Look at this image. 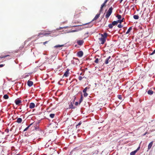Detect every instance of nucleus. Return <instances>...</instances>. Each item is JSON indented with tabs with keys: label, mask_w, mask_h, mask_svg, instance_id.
I'll list each match as a JSON object with an SVG mask.
<instances>
[{
	"label": "nucleus",
	"mask_w": 155,
	"mask_h": 155,
	"mask_svg": "<svg viewBox=\"0 0 155 155\" xmlns=\"http://www.w3.org/2000/svg\"><path fill=\"white\" fill-rule=\"evenodd\" d=\"M101 38H99V39L100 43L103 44L106 41V38L107 36V34L106 33H104L103 34H101Z\"/></svg>",
	"instance_id": "f257e3e1"
},
{
	"label": "nucleus",
	"mask_w": 155,
	"mask_h": 155,
	"mask_svg": "<svg viewBox=\"0 0 155 155\" xmlns=\"http://www.w3.org/2000/svg\"><path fill=\"white\" fill-rule=\"evenodd\" d=\"M113 8L111 7L109 8L108 11L107 12L105 16V17L107 18H108L112 13Z\"/></svg>",
	"instance_id": "f03ea898"
},
{
	"label": "nucleus",
	"mask_w": 155,
	"mask_h": 155,
	"mask_svg": "<svg viewBox=\"0 0 155 155\" xmlns=\"http://www.w3.org/2000/svg\"><path fill=\"white\" fill-rule=\"evenodd\" d=\"M118 23L117 21H114L112 23L109 24L108 26L110 28H113V26L116 25Z\"/></svg>",
	"instance_id": "7ed1b4c3"
},
{
	"label": "nucleus",
	"mask_w": 155,
	"mask_h": 155,
	"mask_svg": "<svg viewBox=\"0 0 155 155\" xmlns=\"http://www.w3.org/2000/svg\"><path fill=\"white\" fill-rule=\"evenodd\" d=\"M52 31H49L48 33H44V36H50L53 37L55 35H53V34H52Z\"/></svg>",
	"instance_id": "20e7f679"
},
{
	"label": "nucleus",
	"mask_w": 155,
	"mask_h": 155,
	"mask_svg": "<svg viewBox=\"0 0 155 155\" xmlns=\"http://www.w3.org/2000/svg\"><path fill=\"white\" fill-rule=\"evenodd\" d=\"M100 13L101 12H100L99 13H98L96 15V16H95V17H94V19L92 20V21H91V22L92 21H94V20H96L100 16Z\"/></svg>",
	"instance_id": "39448f33"
},
{
	"label": "nucleus",
	"mask_w": 155,
	"mask_h": 155,
	"mask_svg": "<svg viewBox=\"0 0 155 155\" xmlns=\"http://www.w3.org/2000/svg\"><path fill=\"white\" fill-rule=\"evenodd\" d=\"M77 55L78 57H81L83 55V52L82 51H80L77 53Z\"/></svg>",
	"instance_id": "423d86ee"
},
{
	"label": "nucleus",
	"mask_w": 155,
	"mask_h": 155,
	"mask_svg": "<svg viewBox=\"0 0 155 155\" xmlns=\"http://www.w3.org/2000/svg\"><path fill=\"white\" fill-rule=\"evenodd\" d=\"M84 42V41L83 40H79L77 41V43L79 45H82Z\"/></svg>",
	"instance_id": "0eeeda50"
},
{
	"label": "nucleus",
	"mask_w": 155,
	"mask_h": 155,
	"mask_svg": "<svg viewBox=\"0 0 155 155\" xmlns=\"http://www.w3.org/2000/svg\"><path fill=\"white\" fill-rule=\"evenodd\" d=\"M111 58V56H109L106 59L105 62V64H108L109 62L110 61V59Z\"/></svg>",
	"instance_id": "6e6552de"
},
{
	"label": "nucleus",
	"mask_w": 155,
	"mask_h": 155,
	"mask_svg": "<svg viewBox=\"0 0 155 155\" xmlns=\"http://www.w3.org/2000/svg\"><path fill=\"white\" fill-rule=\"evenodd\" d=\"M69 74V70L68 69L64 73L63 76L67 77Z\"/></svg>",
	"instance_id": "1a4fd4ad"
},
{
	"label": "nucleus",
	"mask_w": 155,
	"mask_h": 155,
	"mask_svg": "<svg viewBox=\"0 0 155 155\" xmlns=\"http://www.w3.org/2000/svg\"><path fill=\"white\" fill-rule=\"evenodd\" d=\"M35 104L34 103H31L30 104L29 108L31 109H32L35 107Z\"/></svg>",
	"instance_id": "9d476101"
},
{
	"label": "nucleus",
	"mask_w": 155,
	"mask_h": 155,
	"mask_svg": "<svg viewBox=\"0 0 155 155\" xmlns=\"http://www.w3.org/2000/svg\"><path fill=\"white\" fill-rule=\"evenodd\" d=\"M106 6V4L104 3L101 6V7L100 8V12H101L103 11V8Z\"/></svg>",
	"instance_id": "9b49d317"
},
{
	"label": "nucleus",
	"mask_w": 155,
	"mask_h": 155,
	"mask_svg": "<svg viewBox=\"0 0 155 155\" xmlns=\"http://www.w3.org/2000/svg\"><path fill=\"white\" fill-rule=\"evenodd\" d=\"M28 85L29 86H31L33 84V82L32 81H28L27 82Z\"/></svg>",
	"instance_id": "f8f14e48"
},
{
	"label": "nucleus",
	"mask_w": 155,
	"mask_h": 155,
	"mask_svg": "<svg viewBox=\"0 0 155 155\" xmlns=\"http://www.w3.org/2000/svg\"><path fill=\"white\" fill-rule=\"evenodd\" d=\"M69 108L71 109L75 108V107H73V103L72 102H71L69 104Z\"/></svg>",
	"instance_id": "ddd939ff"
},
{
	"label": "nucleus",
	"mask_w": 155,
	"mask_h": 155,
	"mask_svg": "<svg viewBox=\"0 0 155 155\" xmlns=\"http://www.w3.org/2000/svg\"><path fill=\"white\" fill-rule=\"evenodd\" d=\"M91 22H89V23H86V24H83L82 25H89V26H87L86 27V28H90L91 27L92 25H93L92 24H91L90 23H91Z\"/></svg>",
	"instance_id": "4468645a"
},
{
	"label": "nucleus",
	"mask_w": 155,
	"mask_h": 155,
	"mask_svg": "<svg viewBox=\"0 0 155 155\" xmlns=\"http://www.w3.org/2000/svg\"><path fill=\"white\" fill-rule=\"evenodd\" d=\"M153 144V141H152L151 142H150L148 145V150H150L151 148V147L152 145Z\"/></svg>",
	"instance_id": "2eb2a0df"
},
{
	"label": "nucleus",
	"mask_w": 155,
	"mask_h": 155,
	"mask_svg": "<svg viewBox=\"0 0 155 155\" xmlns=\"http://www.w3.org/2000/svg\"><path fill=\"white\" fill-rule=\"evenodd\" d=\"M15 102L16 105H19L20 103H21V101L20 100H16L15 101Z\"/></svg>",
	"instance_id": "dca6fc26"
},
{
	"label": "nucleus",
	"mask_w": 155,
	"mask_h": 155,
	"mask_svg": "<svg viewBox=\"0 0 155 155\" xmlns=\"http://www.w3.org/2000/svg\"><path fill=\"white\" fill-rule=\"evenodd\" d=\"M22 121V119L21 118H18L17 119L16 122L18 123H21Z\"/></svg>",
	"instance_id": "f3484780"
},
{
	"label": "nucleus",
	"mask_w": 155,
	"mask_h": 155,
	"mask_svg": "<svg viewBox=\"0 0 155 155\" xmlns=\"http://www.w3.org/2000/svg\"><path fill=\"white\" fill-rule=\"evenodd\" d=\"M153 91L152 90H149L147 92V93L150 95H152L153 94Z\"/></svg>",
	"instance_id": "a211bd4d"
},
{
	"label": "nucleus",
	"mask_w": 155,
	"mask_h": 155,
	"mask_svg": "<svg viewBox=\"0 0 155 155\" xmlns=\"http://www.w3.org/2000/svg\"><path fill=\"white\" fill-rule=\"evenodd\" d=\"M132 27H130L129 28V29H128L127 31L126 32V34H127L129 33L130 32V31L132 30Z\"/></svg>",
	"instance_id": "6ab92c4d"
},
{
	"label": "nucleus",
	"mask_w": 155,
	"mask_h": 155,
	"mask_svg": "<svg viewBox=\"0 0 155 155\" xmlns=\"http://www.w3.org/2000/svg\"><path fill=\"white\" fill-rule=\"evenodd\" d=\"M64 46V45H57L55 46H54V47L55 48H61V47H63Z\"/></svg>",
	"instance_id": "aec40b11"
},
{
	"label": "nucleus",
	"mask_w": 155,
	"mask_h": 155,
	"mask_svg": "<svg viewBox=\"0 0 155 155\" xmlns=\"http://www.w3.org/2000/svg\"><path fill=\"white\" fill-rule=\"evenodd\" d=\"M32 124H30L27 127H26L24 130V131H27L29 128L30 127V126Z\"/></svg>",
	"instance_id": "412c9836"
},
{
	"label": "nucleus",
	"mask_w": 155,
	"mask_h": 155,
	"mask_svg": "<svg viewBox=\"0 0 155 155\" xmlns=\"http://www.w3.org/2000/svg\"><path fill=\"white\" fill-rule=\"evenodd\" d=\"M134 18L135 19H138L139 18V16L137 15H134L133 16Z\"/></svg>",
	"instance_id": "4be33fe9"
},
{
	"label": "nucleus",
	"mask_w": 155,
	"mask_h": 155,
	"mask_svg": "<svg viewBox=\"0 0 155 155\" xmlns=\"http://www.w3.org/2000/svg\"><path fill=\"white\" fill-rule=\"evenodd\" d=\"M10 55H7L5 56H0V58H5V57H7L8 56H10Z\"/></svg>",
	"instance_id": "5701e85b"
},
{
	"label": "nucleus",
	"mask_w": 155,
	"mask_h": 155,
	"mask_svg": "<svg viewBox=\"0 0 155 155\" xmlns=\"http://www.w3.org/2000/svg\"><path fill=\"white\" fill-rule=\"evenodd\" d=\"M8 97H9L8 96L7 94H5V95H4L3 96L4 98L5 99H8Z\"/></svg>",
	"instance_id": "b1692460"
},
{
	"label": "nucleus",
	"mask_w": 155,
	"mask_h": 155,
	"mask_svg": "<svg viewBox=\"0 0 155 155\" xmlns=\"http://www.w3.org/2000/svg\"><path fill=\"white\" fill-rule=\"evenodd\" d=\"M100 60V59H99L98 58H96L95 60L94 61V62L96 63H98L99 62Z\"/></svg>",
	"instance_id": "393cba45"
},
{
	"label": "nucleus",
	"mask_w": 155,
	"mask_h": 155,
	"mask_svg": "<svg viewBox=\"0 0 155 155\" xmlns=\"http://www.w3.org/2000/svg\"><path fill=\"white\" fill-rule=\"evenodd\" d=\"M136 152H136V151L135 150H134L133 151L131 152L130 153V155H134Z\"/></svg>",
	"instance_id": "a878e982"
},
{
	"label": "nucleus",
	"mask_w": 155,
	"mask_h": 155,
	"mask_svg": "<svg viewBox=\"0 0 155 155\" xmlns=\"http://www.w3.org/2000/svg\"><path fill=\"white\" fill-rule=\"evenodd\" d=\"M124 19V18H123L121 20H118L117 21V23H120V24H121V23L123 21Z\"/></svg>",
	"instance_id": "bb28decb"
},
{
	"label": "nucleus",
	"mask_w": 155,
	"mask_h": 155,
	"mask_svg": "<svg viewBox=\"0 0 155 155\" xmlns=\"http://www.w3.org/2000/svg\"><path fill=\"white\" fill-rule=\"evenodd\" d=\"M116 17L118 19H120L121 18V16L119 14H117L116 16Z\"/></svg>",
	"instance_id": "cd10ccee"
},
{
	"label": "nucleus",
	"mask_w": 155,
	"mask_h": 155,
	"mask_svg": "<svg viewBox=\"0 0 155 155\" xmlns=\"http://www.w3.org/2000/svg\"><path fill=\"white\" fill-rule=\"evenodd\" d=\"M55 114H50V116L51 118H53Z\"/></svg>",
	"instance_id": "c85d7f7f"
},
{
	"label": "nucleus",
	"mask_w": 155,
	"mask_h": 155,
	"mask_svg": "<svg viewBox=\"0 0 155 155\" xmlns=\"http://www.w3.org/2000/svg\"><path fill=\"white\" fill-rule=\"evenodd\" d=\"M83 101V96L82 95L81 96L80 99L79 100V103L80 104Z\"/></svg>",
	"instance_id": "c756f323"
},
{
	"label": "nucleus",
	"mask_w": 155,
	"mask_h": 155,
	"mask_svg": "<svg viewBox=\"0 0 155 155\" xmlns=\"http://www.w3.org/2000/svg\"><path fill=\"white\" fill-rule=\"evenodd\" d=\"M88 89L87 87H86L83 90V93H85L86 92L87 89Z\"/></svg>",
	"instance_id": "7c9ffc66"
},
{
	"label": "nucleus",
	"mask_w": 155,
	"mask_h": 155,
	"mask_svg": "<svg viewBox=\"0 0 155 155\" xmlns=\"http://www.w3.org/2000/svg\"><path fill=\"white\" fill-rule=\"evenodd\" d=\"M118 98L120 100H121L122 99V96L121 95H118L117 96Z\"/></svg>",
	"instance_id": "2f4dec72"
},
{
	"label": "nucleus",
	"mask_w": 155,
	"mask_h": 155,
	"mask_svg": "<svg viewBox=\"0 0 155 155\" xmlns=\"http://www.w3.org/2000/svg\"><path fill=\"white\" fill-rule=\"evenodd\" d=\"M84 93V97H86L87 96L88 94L87 93H86V92Z\"/></svg>",
	"instance_id": "473e14b6"
},
{
	"label": "nucleus",
	"mask_w": 155,
	"mask_h": 155,
	"mask_svg": "<svg viewBox=\"0 0 155 155\" xmlns=\"http://www.w3.org/2000/svg\"><path fill=\"white\" fill-rule=\"evenodd\" d=\"M44 33H41V32H40L39 33H38V36H40L41 35H42L44 36Z\"/></svg>",
	"instance_id": "72a5a7b5"
},
{
	"label": "nucleus",
	"mask_w": 155,
	"mask_h": 155,
	"mask_svg": "<svg viewBox=\"0 0 155 155\" xmlns=\"http://www.w3.org/2000/svg\"><path fill=\"white\" fill-rule=\"evenodd\" d=\"M83 77L81 76H80L78 77V79L80 81H81L83 79Z\"/></svg>",
	"instance_id": "f704fd0d"
},
{
	"label": "nucleus",
	"mask_w": 155,
	"mask_h": 155,
	"mask_svg": "<svg viewBox=\"0 0 155 155\" xmlns=\"http://www.w3.org/2000/svg\"><path fill=\"white\" fill-rule=\"evenodd\" d=\"M117 27L119 28H121L123 26L122 25H121L120 24L118 25Z\"/></svg>",
	"instance_id": "c9c22d12"
},
{
	"label": "nucleus",
	"mask_w": 155,
	"mask_h": 155,
	"mask_svg": "<svg viewBox=\"0 0 155 155\" xmlns=\"http://www.w3.org/2000/svg\"><path fill=\"white\" fill-rule=\"evenodd\" d=\"M81 124V122H79L78 123V124L76 125V127L77 128L78 127V126H79Z\"/></svg>",
	"instance_id": "e433bc0d"
},
{
	"label": "nucleus",
	"mask_w": 155,
	"mask_h": 155,
	"mask_svg": "<svg viewBox=\"0 0 155 155\" xmlns=\"http://www.w3.org/2000/svg\"><path fill=\"white\" fill-rule=\"evenodd\" d=\"M85 148H86V150H82V151H83V152H85V151H87V150H88V148L87 147H86Z\"/></svg>",
	"instance_id": "4c0bfd02"
},
{
	"label": "nucleus",
	"mask_w": 155,
	"mask_h": 155,
	"mask_svg": "<svg viewBox=\"0 0 155 155\" xmlns=\"http://www.w3.org/2000/svg\"><path fill=\"white\" fill-rule=\"evenodd\" d=\"M5 64H0V68L2 67L5 66Z\"/></svg>",
	"instance_id": "58836bf2"
},
{
	"label": "nucleus",
	"mask_w": 155,
	"mask_h": 155,
	"mask_svg": "<svg viewBox=\"0 0 155 155\" xmlns=\"http://www.w3.org/2000/svg\"><path fill=\"white\" fill-rule=\"evenodd\" d=\"M155 53V49L153 51V52L151 54V55H153Z\"/></svg>",
	"instance_id": "ea45409f"
},
{
	"label": "nucleus",
	"mask_w": 155,
	"mask_h": 155,
	"mask_svg": "<svg viewBox=\"0 0 155 155\" xmlns=\"http://www.w3.org/2000/svg\"><path fill=\"white\" fill-rule=\"evenodd\" d=\"M48 42V41H46L43 42V44L44 45H45L46 44H47Z\"/></svg>",
	"instance_id": "a19ab883"
},
{
	"label": "nucleus",
	"mask_w": 155,
	"mask_h": 155,
	"mask_svg": "<svg viewBox=\"0 0 155 155\" xmlns=\"http://www.w3.org/2000/svg\"><path fill=\"white\" fill-rule=\"evenodd\" d=\"M140 148V147H139L136 150H135L136 152H137L138 150H139V149Z\"/></svg>",
	"instance_id": "79ce46f5"
},
{
	"label": "nucleus",
	"mask_w": 155,
	"mask_h": 155,
	"mask_svg": "<svg viewBox=\"0 0 155 155\" xmlns=\"http://www.w3.org/2000/svg\"><path fill=\"white\" fill-rule=\"evenodd\" d=\"M78 102H76L75 103V104L76 105H78Z\"/></svg>",
	"instance_id": "37998d69"
},
{
	"label": "nucleus",
	"mask_w": 155,
	"mask_h": 155,
	"mask_svg": "<svg viewBox=\"0 0 155 155\" xmlns=\"http://www.w3.org/2000/svg\"><path fill=\"white\" fill-rule=\"evenodd\" d=\"M108 0H105L104 3H105L106 4V3L108 1Z\"/></svg>",
	"instance_id": "c03bdc74"
},
{
	"label": "nucleus",
	"mask_w": 155,
	"mask_h": 155,
	"mask_svg": "<svg viewBox=\"0 0 155 155\" xmlns=\"http://www.w3.org/2000/svg\"><path fill=\"white\" fill-rule=\"evenodd\" d=\"M77 31V30H73V31H72V32H76Z\"/></svg>",
	"instance_id": "a18cd8bd"
},
{
	"label": "nucleus",
	"mask_w": 155,
	"mask_h": 155,
	"mask_svg": "<svg viewBox=\"0 0 155 155\" xmlns=\"http://www.w3.org/2000/svg\"><path fill=\"white\" fill-rule=\"evenodd\" d=\"M123 0H120V3H121V2H122V1H123Z\"/></svg>",
	"instance_id": "49530a36"
},
{
	"label": "nucleus",
	"mask_w": 155,
	"mask_h": 155,
	"mask_svg": "<svg viewBox=\"0 0 155 155\" xmlns=\"http://www.w3.org/2000/svg\"><path fill=\"white\" fill-rule=\"evenodd\" d=\"M143 14H142V15L141 17H142L143 16Z\"/></svg>",
	"instance_id": "de8ad7c7"
},
{
	"label": "nucleus",
	"mask_w": 155,
	"mask_h": 155,
	"mask_svg": "<svg viewBox=\"0 0 155 155\" xmlns=\"http://www.w3.org/2000/svg\"><path fill=\"white\" fill-rule=\"evenodd\" d=\"M52 151H54V149H52Z\"/></svg>",
	"instance_id": "09e8293b"
},
{
	"label": "nucleus",
	"mask_w": 155,
	"mask_h": 155,
	"mask_svg": "<svg viewBox=\"0 0 155 155\" xmlns=\"http://www.w3.org/2000/svg\"><path fill=\"white\" fill-rule=\"evenodd\" d=\"M146 133L144 134L143 135H145L146 134Z\"/></svg>",
	"instance_id": "8fccbe9b"
},
{
	"label": "nucleus",
	"mask_w": 155,
	"mask_h": 155,
	"mask_svg": "<svg viewBox=\"0 0 155 155\" xmlns=\"http://www.w3.org/2000/svg\"><path fill=\"white\" fill-rule=\"evenodd\" d=\"M62 28H60V29H62Z\"/></svg>",
	"instance_id": "3c124183"
}]
</instances>
